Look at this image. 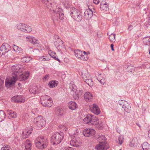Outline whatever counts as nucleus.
Listing matches in <instances>:
<instances>
[{"label":"nucleus","mask_w":150,"mask_h":150,"mask_svg":"<svg viewBox=\"0 0 150 150\" xmlns=\"http://www.w3.org/2000/svg\"><path fill=\"white\" fill-rule=\"evenodd\" d=\"M37 89V88L36 87H34L33 88H30L29 89L30 92L31 93L34 94H35L38 92L36 90Z\"/></svg>","instance_id":"37"},{"label":"nucleus","mask_w":150,"mask_h":150,"mask_svg":"<svg viewBox=\"0 0 150 150\" xmlns=\"http://www.w3.org/2000/svg\"><path fill=\"white\" fill-rule=\"evenodd\" d=\"M35 124L38 128H41L44 126L46 124V121L44 117L39 116L34 119Z\"/></svg>","instance_id":"8"},{"label":"nucleus","mask_w":150,"mask_h":150,"mask_svg":"<svg viewBox=\"0 0 150 150\" xmlns=\"http://www.w3.org/2000/svg\"><path fill=\"white\" fill-rule=\"evenodd\" d=\"M70 14L71 16L76 21L79 22L82 19L81 16L79 11L74 7H71L70 9Z\"/></svg>","instance_id":"6"},{"label":"nucleus","mask_w":150,"mask_h":150,"mask_svg":"<svg viewBox=\"0 0 150 150\" xmlns=\"http://www.w3.org/2000/svg\"><path fill=\"white\" fill-rule=\"evenodd\" d=\"M99 142L107 143L106 139L104 135H100L98 138Z\"/></svg>","instance_id":"25"},{"label":"nucleus","mask_w":150,"mask_h":150,"mask_svg":"<svg viewBox=\"0 0 150 150\" xmlns=\"http://www.w3.org/2000/svg\"><path fill=\"white\" fill-rule=\"evenodd\" d=\"M51 0L49 1V4H44L51 10H52L54 13V16L57 17L59 16V19L61 20L64 18L63 11L61 8H56L57 7L56 3L55 2H51Z\"/></svg>","instance_id":"1"},{"label":"nucleus","mask_w":150,"mask_h":150,"mask_svg":"<svg viewBox=\"0 0 150 150\" xmlns=\"http://www.w3.org/2000/svg\"><path fill=\"white\" fill-rule=\"evenodd\" d=\"M125 101L123 100H120L119 101V103L120 105H122V106L123 104Z\"/></svg>","instance_id":"52"},{"label":"nucleus","mask_w":150,"mask_h":150,"mask_svg":"<svg viewBox=\"0 0 150 150\" xmlns=\"http://www.w3.org/2000/svg\"><path fill=\"white\" fill-rule=\"evenodd\" d=\"M143 41L147 45L150 42V38L149 37H145L144 38Z\"/></svg>","instance_id":"44"},{"label":"nucleus","mask_w":150,"mask_h":150,"mask_svg":"<svg viewBox=\"0 0 150 150\" xmlns=\"http://www.w3.org/2000/svg\"><path fill=\"white\" fill-rule=\"evenodd\" d=\"M71 145L77 147H79L82 145V142L79 139H73L70 142Z\"/></svg>","instance_id":"15"},{"label":"nucleus","mask_w":150,"mask_h":150,"mask_svg":"<svg viewBox=\"0 0 150 150\" xmlns=\"http://www.w3.org/2000/svg\"><path fill=\"white\" fill-rule=\"evenodd\" d=\"M93 15V12L90 9H87L84 12V17L87 19L91 18Z\"/></svg>","instance_id":"16"},{"label":"nucleus","mask_w":150,"mask_h":150,"mask_svg":"<svg viewBox=\"0 0 150 150\" xmlns=\"http://www.w3.org/2000/svg\"><path fill=\"white\" fill-rule=\"evenodd\" d=\"M82 77L84 81L90 86L91 87L93 85V82L90 74L87 71L82 74Z\"/></svg>","instance_id":"9"},{"label":"nucleus","mask_w":150,"mask_h":150,"mask_svg":"<svg viewBox=\"0 0 150 150\" xmlns=\"http://www.w3.org/2000/svg\"><path fill=\"white\" fill-rule=\"evenodd\" d=\"M93 130L95 131L94 130H93V129H92L88 128L84 129L83 131H93Z\"/></svg>","instance_id":"53"},{"label":"nucleus","mask_w":150,"mask_h":150,"mask_svg":"<svg viewBox=\"0 0 150 150\" xmlns=\"http://www.w3.org/2000/svg\"><path fill=\"white\" fill-rule=\"evenodd\" d=\"M100 82L102 85L104 84V83H105V80L104 78H102L99 81Z\"/></svg>","instance_id":"49"},{"label":"nucleus","mask_w":150,"mask_h":150,"mask_svg":"<svg viewBox=\"0 0 150 150\" xmlns=\"http://www.w3.org/2000/svg\"><path fill=\"white\" fill-rule=\"evenodd\" d=\"M149 54L150 55V48H149Z\"/></svg>","instance_id":"62"},{"label":"nucleus","mask_w":150,"mask_h":150,"mask_svg":"<svg viewBox=\"0 0 150 150\" xmlns=\"http://www.w3.org/2000/svg\"><path fill=\"white\" fill-rule=\"evenodd\" d=\"M132 29V26L131 25H130L129 26L128 29L129 30H131Z\"/></svg>","instance_id":"56"},{"label":"nucleus","mask_w":150,"mask_h":150,"mask_svg":"<svg viewBox=\"0 0 150 150\" xmlns=\"http://www.w3.org/2000/svg\"><path fill=\"white\" fill-rule=\"evenodd\" d=\"M74 53L76 57L82 60L85 61L87 60L88 59L87 55H83L82 52L79 50H75Z\"/></svg>","instance_id":"13"},{"label":"nucleus","mask_w":150,"mask_h":150,"mask_svg":"<svg viewBox=\"0 0 150 150\" xmlns=\"http://www.w3.org/2000/svg\"><path fill=\"white\" fill-rule=\"evenodd\" d=\"M100 8L101 10L104 11H107L109 9L108 6L105 4H101Z\"/></svg>","instance_id":"26"},{"label":"nucleus","mask_w":150,"mask_h":150,"mask_svg":"<svg viewBox=\"0 0 150 150\" xmlns=\"http://www.w3.org/2000/svg\"><path fill=\"white\" fill-rule=\"evenodd\" d=\"M18 97L19 98L17 99V103H20L25 102V99L24 97L21 96H18Z\"/></svg>","instance_id":"32"},{"label":"nucleus","mask_w":150,"mask_h":150,"mask_svg":"<svg viewBox=\"0 0 150 150\" xmlns=\"http://www.w3.org/2000/svg\"><path fill=\"white\" fill-rule=\"evenodd\" d=\"M82 91H81L77 90L76 92V93L78 95V96H80L82 94Z\"/></svg>","instance_id":"51"},{"label":"nucleus","mask_w":150,"mask_h":150,"mask_svg":"<svg viewBox=\"0 0 150 150\" xmlns=\"http://www.w3.org/2000/svg\"><path fill=\"white\" fill-rule=\"evenodd\" d=\"M83 120L85 124L89 125L97 126L99 123L98 118L90 114L87 115Z\"/></svg>","instance_id":"3"},{"label":"nucleus","mask_w":150,"mask_h":150,"mask_svg":"<svg viewBox=\"0 0 150 150\" xmlns=\"http://www.w3.org/2000/svg\"><path fill=\"white\" fill-rule=\"evenodd\" d=\"M31 59L29 57H24L22 58L21 60L23 62H29Z\"/></svg>","instance_id":"36"},{"label":"nucleus","mask_w":150,"mask_h":150,"mask_svg":"<svg viewBox=\"0 0 150 150\" xmlns=\"http://www.w3.org/2000/svg\"><path fill=\"white\" fill-rule=\"evenodd\" d=\"M90 109L92 112L95 114L98 115L100 113V110L98 105L96 104H93Z\"/></svg>","instance_id":"18"},{"label":"nucleus","mask_w":150,"mask_h":150,"mask_svg":"<svg viewBox=\"0 0 150 150\" xmlns=\"http://www.w3.org/2000/svg\"><path fill=\"white\" fill-rule=\"evenodd\" d=\"M63 137L64 134L62 132H56L51 137V142L53 145L57 144L62 142Z\"/></svg>","instance_id":"4"},{"label":"nucleus","mask_w":150,"mask_h":150,"mask_svg":"<svg viewBox=\"0 0 150 150\" xmlns=\"http://www.w3.org/2000/svg\"><path fill=\"white\" fill-rule=\"evenodd\" d=\"M149 133H148V137L149 138H150V132H148Z\"/></svg>","instance_id":"59"},{"label":"nucleus","mask_w":150,"mask_h":150,"mask_svg":"<svg viewBox=\"0 0 150 150\" xmlns=\"http://www.w3.org/2000/svg\"><path fill=\"white\" fill-rule=\"evenodd\" d=\"M113 44H111V50L112 51L114 50V49L113 48Z\"/></svg>","instance_id":"57"},{"label":"nucleus","mask_w":150,"mask_h":150,"mask_svg":"<svg viewBox=\"0 0 150 150\" xmlns=\"http://www.w3.org/2000/svg\"><path fill=\"white\" fill-rule=\"evenodd\" d=\"M11 70L13 73L12 74H14V76L17 77L19 73H21L23 71V69L21 65H15L12 66Z\"/></svg>","instance_id":"11"},{"label":"nucleus","mask_w":150,"mask_h":150,"mask_svg":"<svg viewBox=\"0 0 150 150\" xmlns=\"http://www.w3.org/2000/svg\"><path fill=\"white\" fill-rule=\"evenodd\" d=\"M58 129L59 130L66 131L67 130V128L64 125H60L58 127Z\"/></svg>","instance_id":"33"},{"label":"nucleus","mask_w":150,"mask_h":150,"mask_svg":"<svg viewBox=\"0 0 150 150\" xmlns=\"http://www.w3.org/2000/svg\"><path fill=\"white\" fill-rule=\"evenodd\" d=\"M149 70H150V67H149Z\"/></svg>","instance_id":"63"},{"label":"nucleus","mask_w":150,"mask_h":150,"mask_svg":"<svg viewBox=\"0 0 150 150\" xmlns=\"http://www.w3.org/2000/svg\"><path fill=\"white\" fill-rule=\"evenodd\" d=\"M94 132H82L84 136L88 137L93 136L95 134Z\"/></svg>","instance_id":"28"},{"label":"nucleus","mask_w":150,"mask_h":150,"mask_svg":"<svg viewBox=\"0 0 150 150\" xmlns=\"http://www.w3.org/2000/svg\"><path fill=\"white\" fill-rule=\"evenodd\" d=\"M122 107L125 111L127 113L129 112L131 110V107L127 101L124 102Z\"/></svg>","instance_id":"19"},{"label":"nucleus","mask_w":150,"mask_h":150,"mask_svg":"<svg viewBox=\"0 0 150 150\" xmlns=\"http://www.w3.org/2000/svg\"><path fill=\"white\" fill-rule=\"evenodd\" d=\"M25 147V150H31V144L30 141L27 140L24 143Z\"/></svg>","instance_id":"22"},{"label":"nucleus","mask_w":150,"mask_h":150,"mask_svg":"<svg viewBox=\"0 0 150 150\" xmlns=\"http://www.w3.org/2000/svg\"><path fill=\"white\" fill-rule=\"evenodd\" d=\"M83 53L84 54H87V53H86V52L85 51H84L83 52Z\"/></svg>","instance_id":"60"},{"label":"nucleus","mask_w":150,"mask_h":150,"mask_svg":"<svg viewBox=\"0 0 150 150\" xmlns=\"http://www.w3.org/2000/svg\"><path fill=\"white\" fill-rule=\"evenodd\" d=\"M50 78V75L49 74H46L43 77L42 79L43 81L45 82L48 81Z\"/></svg>","instance_id":"43"},{"label":"nucleus","mask_w":150,"mask_h":150,"mask_svg":"<svg viewBox=\"0 0 150 150\" xmlns=\"http://www.w3.org/2000/svg\"><path fill=\"white\" fill-rule=\"evenodd\" d=\"M142 146L143 150H150V145L147 142L144 143Z\"/></svg>","instance_id":"24"},{"label":"nucleus","mask_w":150,"mask_h":150,"mask_svg":"<svg viewBox=\"0 0 150 150\" xmlns=\"http://www.w3.org/2000/svg\"><path fill=\"white\" fill-rule=\"evenodd\" d=\"M70 133H69V134L70 137L71 138H74L76 137L77 134V132H70Z\"/></svg>","instance_id":"45"},{"label":"nucleus","mask_w":150,"mask_h":150,"mask_svg":"<svg viewBox=\"0 0 150 150\" xmlns=\"http://www.w3.org/2000/svg\"><path fill=\"white\" fill-rule=\"evenodd\" d=\"M35 142V146L40 149L45 148L48 143L47 139L43 136H40L37 137Z\"/></svg>","instance_id":"2"},{"label":"nucleus","mask_w":150,"mask_h":150,"mask_svg":"<svg viewBox=\"0 0 150 150\" xmlns=\"http://www.w3.org/2000/svg\"><path fill=\"white\" fill-rule=\"evenodd\" d=\"M39 60L41 61H48L50 59L46 56H42L41 57L39 58Z\"/></svg>","instance_id":"40"},{"label":"nucleus","mask_w":150,"mask_h":150,"mask_svg":"<svg viewBox=\"0 0 150 150\" xmlns=\"http://www.w3.org/2000/svg\"><path fill=\"white\" fill-rule=\"evenodd\" d=\"M127 69L128 72H133L135 69V67H134L130 65L128 66Z\"/></svg>","instance_id":"39"},{"label":"nucleus","mask_w":150,"mask_h":150,"mask_svg":"<svg viewBox=\"0 0 150 150\" xmlns=\"http://www.w3.org/2000/svg\"><path fill=\"white\" fill-rule=\"evenodd\" d=\"M18 96H15L12 97L11 98V101L12 102L17 103V99L18 98Z\"/></svg>","instance_id":"41"},{"label":"nucleus","mask_w":150,"mask_h":150,"mask_svg":"<svg viewBox=\"0 0 150 150\" xmlns=\"http://www.w3.org/2000/svg\"><path fill=\"white\" fill-rule=\"evenodd\" d=\"M40 102L43 106L50 107L52 105V100L48 96H41L40 98Z\"/></svg>","instance_id":"5"},{"label":"nucleus","mask_w":150,"mask_h":150,"mask_svg":"<svg viewBox=\"0 0 150 150\" xmlns=\"http://www.w3.org/2000/svg\"><path fill=\"white\" fill-rule=\"evenodd\" d=\"M10 48V45L6 43H4L0 47V55L5 54L8 52Z\"/></svg>","instance_id":"12"},{"label":"nucleus","mask_w":150,"mask_h":150,"mask_svg":"<svg viewBox=\"0 0 150 150\" xmlns=\"http://www.w3.org/2000/svg\"><path fill=\"white\" fill-rule=\"evenodd\" d=\"M124 140L123 137L122 136H120L119 137L118 139V140L119 142V143L120 145H121L122 143V142Z\"/></svg>","instance_id":"47"},{"label":"nucleus","mask_w":150,"mask_h":150,"mask_svg":"<svg viewBox=\"0 0 150 150\" xmlns=\"http://www.w3.org/2000/svg\"><path fill=\"white\" fill-rule=\"evenodd\" d=\"M5 118V114L3 111L0 110V122H2Z\"/></svg>","instance_id":"30"},{"label":"nucleus","mask_w":150,"mask_h":150,"mask_svg":"<svg viewBox=\"0 0 150 150\" xmlns=\"http://www.w3.org/2000/svg\"><path fill=\"white\" fill-rule=\"evenodd\" d=\"M93 3L95 4H98L99 2V0H93Z\"/></svg>","instance_id":"54"},{"label":"nucleus","mask_w":150,"mask_h":150,"mask_svg":"<svg viewBox=\"0 0 150 150\" xmlns=\"http://www.w3.org/2000/svg\"><path fill=\"white\" fill-rule=\"evenodd\" d=\"M31 134V132H23L22 137L23 139L27 138L29 137Z\"/></svg>","instance_id":"31"},{"label":"nucleus","mask_w":150,"mask_h":150,"mask_svg":"<svg viewBox=\"0 0 150 150\" xmlns=\"http://www.w3.org/2000/svg\"><path fill=\"white\" fill-rule=\"evenodd\" d=\"M62 3L64 7L66 8L67 9H68L69 8H70L71 7H70L71 3L68 0H64L62 1Z\"/></svg>","instance_id":"23"},{"label":"nucleus","mask_w":150,"mask_h":150,"mask_svg":"<svg viewBox=\"0 0 150 150\" xmlns=\"http://www.w3.org/2000/svg\"><path fill=\"white\" fill-rule=\"evenodd\" d=\"M26 39L28 41L32 43V41L33 38V37L28 36L26 37Z\"/></svg>","instance_id":"46"},{"label":"nucleus","mask_w":150,"mask_h":150,"mask_svg":"<svg viewBox=\"0 0 150 150\" xmlns=\"http://www.w3.org/2000/svg\"><path fill=\"white\" fill-rule=\"evenodd\" d=\"M39 43V41L38 40L33 37V40L32 41V43L33 44H37Z\"/></svg>","instance_id":"48"},{"label":"nucleus","mask_w":150,"mask_h":150,"mask_svg":"<svg viewBox=\"0 0 150 150\" xmlns=\"http://www.w3.org/2000/svg\"><path fill=\"white\" fill-rule=\"evenodd\" d=\"M50 55L51 57L53 58L54 59L58 61L59 62H60V60L56 56V53L54 52H52L50 54Z\"/></svg>","instance_id":"38"},{"label":"nucleus","mask_w":150,"mask_h":150,"mask_svg":"<svg viewBox=\"0 0 150 150\" xmlns=\"http://www.w3.org/2000/svg\"><path fill=\"white\" fill-rule=\"evenodd\" d=\"M149 24L150 25V19H149L148 21Z\"/></svg>","instance_id":"61"},{"label":"nucleus","mask_w":150,"mask_h":150,"mask_svg":"<svg viewBox=\"0 0 150 150\" xmlns=\"http://www.w3.org/2000/svg\"><path fill=\"white\" fill-rule=\"evenodd\" d=\"M120 150H122L121 149H120Z\"/></svg>","instance_id":"64"},{"label":"nucleus","mask_w":150,"mask_h":150,"mask_svg":"<svg viewBox=\"0 0 150 150\" xmlns=\"http://www.w3.org/2000/svg\"><path fill=\"white\" fill-rule=\"evenodd\" d=\"M109 148V146L106 143L99 142L95 146L96 150H106Z\"/></svg>","instance_id":"14"},{"label":"nucleus","mask_w":150,"mask_h":150,"mask_svg":"<svg viewBox=\"0 0 150 150\" xmlns=\"http://www.w3.org/2000/svg\"><path fill=\"white\" fill-rule=\"evenodd\" d=\"M29 75L28 71H26L19 76L18 79L20 81L25 80L28 79Z\"/></svg>","instance_id":"17"},{"label":"nucleus","mask_w":150,"mask_h":150,"mask_svg":"<svg viewBox=\"0 0 150 150\" xmlns=\"http://www.w3.org/2000/svg\"><path fill=\"white\" fill-rule=\"evenodd\" d=\"M57 83L55 81H51L48 83V85L50 88H52L57 86Z\"/></svg>","instance_id":"34"},{"label":"nucleus","mask_w":150,"mask_h":150,"mask_svg":"<svg viewBox=\"0 0 150 150\" xmlns=\"http://www.w3.org/2000/svg\"><path fill=\"white\" fill-rule=\"evenodd\" d=\"M68 106L69 109L72 110H74L77 108L78 106L76 103L72 101H71L69 103Z\"/></svg>","instance_id":"21"},{"label":"nucleus","mask_w":150,"mask_h":150,"mask_svg":"<svg viewBox=\"0 0 150 150\" xmlns=\"http://www.w3.org/2000/svg\"><path fill=\"white\" fill-rule=\"evenodd\" d=\"M129 145H130V146H132L134 145V144H132V143H130V144H129Z\"/></svg>","instance_id":"58"},{"label":"nucleus","mask_w":150,"mask_h":150,"mask_svg":"<svg viewBox=\"0 0 150 150\" xmlns=\"http://www.w3.org/2000/svg\"><path fill=\"white\" fill-rule=\"evenodd\" d=\"M16 27L18 30L23 33H30L32 30V28L31 26L22 23L17 24L16 25Z\"/></svg>","instance_id":"7"},{"label":"nucleus","mask_w":150,"mask_h":150,"mask_svg":"<svg viewBox=\"0 0 150 150\" xmlns=\"http://www.w3.org/2000/svg\"><path fill=\"white\" fill-rule=\"evenodd\" d=\"M115 35L114 34H111L109 36V39L110 41L112 42H115Z\"/></svg>","instance_id":"35"},{"label":"nucleus","mask_w":150,"mask_h":150,"mask_svg":"<svg viewBox=\"0 0 150 150\" xmlns=\"http://www.w3.org/2000/svg\"><path fill=\"white\" fill-rule=\"evenodd\" d=\"M84 98L86 101H90L92 99V94L89 92H87L84 95Z\"/></svg>","instance_id":"20"},{"label":"nucleus","mask_w":150,"mask_h":150,"mask_svg":"<svg viewBox=\"0 0 150 150\" xmlns=\"http://www.w3.org/2000/svg\"><path fill=\"white\" fill-rule=\"evenodd\" d=\"M9 147L8 145H6L5 147H2L1 150H9Z\"/></svg>","instance_id":"50"},{"label":"nucleus","mask_w":150,"mask_h":150,"mask_svg":"<svg viewBox=\"0 0 150 150\" xmlns=\"http://www.w3.org/2000/svg\"><path fill=\"white\" fill-rule=\"evenodd\" d=\"M56 112L59 115H61L63 114V110L62 109L57 108Z\"/></svg>","instance_id":"42"},{"label":"nucleus","mask_w":150,"mask_h":150,"mask_svg":"<svg viewBox=\"0 0 150 150\" xmlns=\"http://www.w3.org/2000/svg\"><path fill=\"white\" fill-rule=\"evenodd\" d=\"M13 50L18 53H20L22 52V49L21 47H19L18 46L14 45L13 46Z\"/></svg>","instance_id":"27"},{"label":"nucleus","mask_w":150,"mask_h":150,"mask_svg":"<svg viewBox=\"0 0 150 150\" xmlns=\"http://www.w3.org/2000/svg\"><path fill=\"white\" fill-rule=\"evenodd\" d=\"M8 114L10 116V117L13 118L16 117L17 116L16 112L12 111H10L8 112Z\"/></svg>","instance_id":"29"},{"label":"nucleus","mask_w":150,"mask_h":150,"mask_svg":"<svg viewBox=\"0 0 150 150\" xmlns=\"http://www.w3.org/2000/svg\"><path fill=\"white\" fill-rule=\"evenodd\" d=\"M67 148L68 149V150H76V149L75 148H73L70 147H68Z\"/></svg>","instance_id":"55"},{"label":"nucleus","mask_w":150,"mask_h":150,"mask_svg":"<svg viewBox=\"0 0 150 150\" xmlns=\"http://www.w3.org/2000/svg\"><path fill=\"white\" fill-rule=\"evenodd\" d=\"M14 74H12V76L6 78L5 80V85L6 87H9L14 84L16 81L17 77L14 76Z\"/></svg>","instance_id":"10"}]
</instances>
